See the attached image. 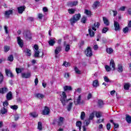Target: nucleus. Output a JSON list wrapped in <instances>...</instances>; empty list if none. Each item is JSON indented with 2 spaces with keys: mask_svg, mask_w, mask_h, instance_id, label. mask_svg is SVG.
I'll return each mask as SVG.
<instances>
[{
  "mask_svg": "<svg viewBox=\"0 0 131 131\" xmlns=\"http://www.w3.org/2000/svg\"><path fill=\"white\" fill-rule=\"evenodd\" d=\"M71 99H67V95H66V93L65 92H62L60 94V101L62 103V104L63 106L66 105V103H68Z\"/></svg>",
  "mask_w": 131,
  "mask_h": 131,
  "instance_id": "2",
  "label": "nucleus"
},
{
  "mask_svg": "<svg viewBox=\"0 0 131 131\" xmlns=\"http://www.w3.org/2000/svg\"><path fill=\"white\" fill-rule=\"evenodd\" d=\"M108 30H109V28L107 27H105V28H103V29L102 30V33H106V32H107Z\"/></svg>",
  "mask_w": 131,
  "mask_h": 131,
  "instance_id": "49",
  "label": "nucleus"
},
{
  "mask_svg": "<svg viewBox=\"0 0 131 131\" xmlns=\"http://www.w3.org/2000/svg\"><path fill=\"white\" fill-rule=\"evenodd\" d=\"M95 114H96L95 112H93L89 115V119L90 120H93L94 119V118L95 117Z\"/></svg>",
  "mask_w": 131,
  "mask_h": 131,
  "instance_id": "34",
  "label": "nucleus"
},
{
  "mask_svg": "<svg viewBox=\"0 0 131 131\" xmlns=\"http://www.w3.org/2000/svg\"><path fill=\"white\" fill-rule=\"evenodd\" d=\"M73 104V103L72 102H70L67 106L68 111H70L71 110V108H72V105Z\"/></svg>",
  "mask_w": 131,
  "mask_h": 131,
  "instance_id": "40",
  "label": "nucleus"
},
{
  "mask_svg": "<svg viewBox=\"0 0 131 131\" xmlns=\"http://www.w3.org/2000/svg\"><path fill=\"white\" fill-rule=\"evenodd\" d=\"M24 52L26 54L27 56H31V51H30V50L26 48L24 50Z\"/></svg>",
  "mask_w": 131,
  "mask_h": 131,
  "instance_id": "24",
  "label": "nucleus"
},
{
  "mask_svg": "<svg viewBox=\"0 0 131 131\" xmlns=\"http://www.w3.org/2000/svg\"><path fill=\"white\" fill-rule=\"evenodd\" d=\"M62 66H64L65 67H69L70 66V63L67 61H64Z\"/></svg>",
  "mask_w": 131,
  "mask_h": 131,
  "instance_id": "47",
  "label": "nucleus"
},
{
  "mask_svg": "<svg viewBox=\"0 0 131 131\" xmlns=\"http://www.w3.org/2000/svg\"><path fill=\"white\" fill-rule=\"evenodd\" d=\"M17 11L19 14H22L25 11V6H20L17 8Z\"/></svg>",
  "mask_w": 131,
  "mask_h": 131,
  "instance_id": "14",
  "label": "nucleus"
},
{
  "mask_svg": "<svg viewBox=\"0 0 131 131\" xmlns=\"http://www.w3.org/2000/svg\"><path fill=\"white\" fill-rule=\"evenodd\" d=\"M13 98V94H12L11 92H9L7 95H6V99L8 100L9 101L12 100Z\"/></svg>",
  "mask_w": 131,
  "mask_h": 131,
  "instance_id": "16",
  "label": "nucleus"
},
{
  "mask_svg": "<svg viewBox=\"0 0 131 131\" xmlns=\"http://www.w3.org/2000/svg\"><path fill=\"white\" fill-rule=\"evenodd\" d=\"M34 56L35 58H38V57H41V58H43V52H40L39 50H34Z\"/></svg>",
  "mask_w": 131,
  "mask_h": 131,
  "instance_id": "5",
  "label": "nucleus"
},
{
  "mask_svg": "<svg viewBox=\"0 0 131 131\" xmlns=\"http://www.w3.org/2000/svg\"><path fill=\"white\" fill-rule=\"evenodd\" d=\"M50 112V108L48 106H45L44 110L42 111V114L43 115H49Z\"/></svg>",
  "mask_w": 131,
  "mask_h": 131,
  "instance_id": "9",
  "label": "nucleus"
},
{
  "mask_svg": "<svg viewBox=\"0 0 131 131\" xmlns=\"http://www.w3.org/2000/svg\"><path fill=\"white\" fill-rule=\"evenodd\" d=\"M69 14H74L75 12V9H70L68 10Z\"/></svg>",
  "mask_w": 131,
  "mask_h": 131,
  "instance_id": "51",
  "label": "nucleus"
},
{
  "mask_svg": "<svg viewBox=\"0 0 131 131\" xmlns=\"http://www.w3.org/2000/svg\"><path fill=\"white\" fill-rule=\"evenodd\" d=\"M81 100V95H79L77 99L74 101V104L75 105H78L80 104Z\"/></svg>",
  "mask_w": 131,
  "mask_h": 131,
  "instance_id": "17",
  "label": "nucleus"
},
{
  "mask_svg": "<svg viewBox=\"0 0 131 131\" xmlns=\"http://www.w3.org/2000/svg\"><path fill=\"white\" fill-rule=\"evenodd\" d=\"M99 85V81H98V80H95L93 83V88H98Z\"/></svg>",
  "mask_w": 131,
  "mask_h": 131,
  "instance_id": "25",
  "label": "nucleus"
},
{
  "mask_svg": "<svg viewBox=\"0 0 131 131\" xmlns=\"http://www.w3.org/2000/svg\"><path fill=\"white\" fill-rule=\"evenodd\" d=\"M14 118H15V120H18V119H19V115L16 114L14 116Z\"/></svg>",
  "mask_w": 131,
  "mask_h": 131,
  "instance_id": "64",
  "label": "nucleus"
},
{
  "mask_svg": "<svg viewBox=\"0 0 131 131\" xmlns=\"http://www.w3.org/2000/svg\"><path fill=\"white\" fill-rule=\"evenodd\" d=\"M16 72L17 74H19V73H21L23 72V71H24V68H16L15 69Z\"/></svg>",
  "mask_w": 131,
  "mask_h": 131,
  "instance_id": "27",
  "label": "nucleus"
},
{
  "mask_svg": "<svg viewBox=\"0 0 131 131\" xmlns=\"http://www.w3.org/2000/svg\"><path fill=\"white\" fill-rule=\"evenodd\" d=\"M24 36L26 39H31V38H32L31 33H30V31H29L25 32L24 33Z\"/></svg>",
  "mask_w": 131,
  "mask_h": 131,
  "instance_id": "7",
  "label": "nucleus"
},
{
  "mask_svg": "<svg viewBox=\"0 0 131 131\" xmlns=\"http://www.w3.org/2000/svg\"><path fill=\"white\" fill-rule=\"evenodd\" d=\"M114 27L115 31H118L120 30V26L117 21H114Z\"/></svg>",
  "mask_w": 131,
  "mask_h": 131,
  "instance_id": "12",
  "label": "nucleus"
},
{
  "mask_svg": "<svg viewBox=\"0 0 131 131\" xmlns=\"http://www.w3.org/2000/svg\"><path fill=\"white\" fill-rule=\"evenodd\" d=\"M104 81H105V82H109V81H110V80L109 79V78H108V77L107 76H105L104 77Z\"/></svg>",
  "mask_w": 131,
  "mask_h": 131,
  "instance_id": "59",
  "label": "nucleus"
},
{
  "mask_svg": "<svg viewBox=\"0 0 131 131\" xmlns=\"http://www.w3.org/2000/svg\"><path fill=\"white\" fill-rule=\"evenodd\" d=\"M84 123V124H85V125H89V124H90V123H91V120L88 119V120H85Z\"/></svg>",
  "mask_w": 131,
  "mask_h": 131,
  "instance_id": "54",
  "label": "nucleus"
},
{
  "mask_svg": "<svg viewBox=\"0 0 131 131\" xmlns=\"http://www.w3.org/2000/svg\"><path fill=\"white\" fill-rule=\"evenodd\" d=\"M38 129L39 130H42V123H41V122H38Z\"/></svg>",
  "mask_w": 131,
  "mask_h": 131,
  "instance_id": "41",
  "label": "nucleus"
},
{
  "mask_svg": "<svg viewBox=\"0 0 131 131\" xmlns=\"http://www.w3.org/2000/svg\"><path fill=\"white\" fill-rule=\"evenodd\" d=\"M55 39H50L49 41V44L51 47H53L55 43H56V41L55 40Z\"/></svg>",
  "mask_w": 131,
  "mask_h": 131,
  "instance_id": "26",
  "label": "nucleus"
},
{
  "mask_svg": "<svg viewBox=\"0 0 131 131\" xmlns=\"http://www.w3.org/2000/svg\"><path fill=\"white\" fill-rule=\"evenodd\" d=\"M10 108L11 109H12V110H17V109H18V105H11Z\"/></svg>",
  "mask_w": 131,
  "mask_h": 131,
  "instance_id": "48",
  "label": "nucleus"
},
{
  "mask_svg": "<svg viewBox=\"0 0 131 131\" xmlns=\"http://www.w3.org/2000/svg\"><path fill=\"white\" fill-rule=\"evenodd\" d=\"M105 70L109 72V71H111V68L109 66H105Z\"/></svg>",
  "mask_w": 131,
  "mask_h": 131,
  "instance_id": "53",
  "label": "nucleus"
},
{
  "mask_svg": "<svg viewBox=\"0 0 131 131\" xmlns=\"http://www.w3.org/2000/svg\"><path fill=\"white\" fill-rule=\"evenodd\" d=\"M9 105V102H8L7 101H5L3 103L4 107H7Z\"/></svg>",
  "mask_w": 131,
  "mask_h": 131,
  "instance_id": "62",
  "label": "nucleus"
},
{
  "mask_svg": "<svg viewBox=\"0 0 131 131\" xmlns=\"http://www.w3.org/2000/svg\"><path fill=\"white\" fill-rule=\"evenodd\" d=\"M8 112V110L5 107H3L0 111V114H6Z\"/></svg>",
  "mask_w": 131,
  "mask_h": 131,
  "instance_id": "30",
  "label": "nucleus"
},
{
  "mask_svg": "<svg viewBox=\"0 0 131 131\" xmlns=\"http://www.w3.org/2000/svg\"><path fill=\"white\" fill-rule=\"evenodd\" d=\"M103 20L104 24L106 26H108L109 25V20H108V19H107V18H106L105 17H103Z\"/></svg>",
  "mask_w": 131,
  "mask_h": 131,
  "instance_id": "33",
  "label": "nucleus"
},
{
  "mask_svg": "<svg viewBox=\"0 0 131 131\" xmlns=\"http://www.w3.org/2000/svg\"><path fill=\"white\" fill-rule=\"evenodd\" d=\"M110 66L112 67L114 70H115V63L114 60H111L110 62Z\"/></svg>",
  "mask_w": 131,
  "mask_h": 131,
  "instance_id": "38",
  "label": "nucleus"
},
{
  "mask_svg": "<svg viewBox=\"0 0 131 131\" xmlns=\"http://www.w3.org/2000/svg\"><path fill=\"white\" fill-rule=\"evenodd\" d=\"M5 72L7 76H10V77H11V78L14 77V75L13 74V73H12V72H11L10 70L6 69Z\"/></svg>",
  "mask_w": 131,
  "mask_h": 131,
  "instance_id": "13",
  "label": "nucleus"
},
{
  "mask_svg": "<svg viewBox=\"0 0 131 131\" xmlns=\"http://www.w3.org/2000/svg\"><path fill=\"white\" fill-rule=\"evenodd\" d=\"M99 3L98 1H96V2H95L93 5V8H94V9H96V8H98V7H99Z\"/></svg>",
  "mask_w": 131,
  "mask_h": 131,
  "instance_id": "43",
  "label": "nucleus"
},
{
  "mask_svg": "<svg viewBox=\"0 0 131 131\" xmlns=\"http://www.w3.org/2000/svg\"><path fill=\"white\" fill-rule=\"evenodd\" d=\"M81 121H77L76 122V125L77 127H78L79 130H81Z\"/></svg>",
  "mask_w": 131,
  "mask_h": 131,
  "instance_id": "32",
  "label": "nucleus"
},
{
  "mask_svg": "<svg viewBox=\"0 0 131 131\" xmlns=\"http://www.w3.org/2000/svg\"><path fill=\"white\" fill-rule=\"evenodd\" d=\"M126 120L128 123H131V117L128 115H126Z\"/></svg>",
  "mask_w": 131,
  "mask_h": 131,
  "instance_id": "36",
  "label": "nucleus"
},
{
  "mask_svg": "<svg viewBox=\"0 0 131 131\" xmlns=\"http://www.w3.org/2000/svg\"><path fill=\"white\" fill-rule=\"evenodd\" d=\"M106 128L108 130H109V129L111 128V125L110 124V123H107L106 124Z\"/></svg>",
  "mask_w": 131,
  "mask_h": 131,
  "instance_id": "63",
  "label": "nucleus"
},
{
  "mask_svg": "<svg viewBox=\"0 0 131 131\" xmlns=\"http://www.w3.org/2000/svg\"><path fill=\"white\" fill-rule=\"evenodd\" d=\"M34 51H38V46L37 45L34 46Z\"/></svg>",
  "mask_w": 131,
  "mask_h": 131,
  "instance_id": "60",
  "label": "nucleus"
},
{
  "mask_svg": "<svg viewBox=\"0 0 131 131\" xmlns=\"http://www.w3.org/2000/svg\"><path fill=\"white\" fill-rule=\"evenodd\" d=\"M62 51V47L61 46L57 47L54 50V55L56 58H59L60 54L59 53Z\"/></svg>",
  "mask_w": 131,
  "mask_h": 131,
  "instance_id": "4",
  "label": "nucleus"
},
{
  "mask_svg": "<svg viewBox=\"0 0 131 131\" xmlns=\"http://www.w3.org/2000/svg\"><path fill=\"white\" fill-rule=\"evenodd\" d=\"M30 116H31V117H33V118H36V117H37V116H38L37 113L35 112L30 113Z\"/></svg>",
  "mask_w": 131,
  "mask_h": 131,
  "instance_id": "29",
  "label": "nucleus"
},
{
  "mask_svg": "<svg viewBox=\"0 0 131 131\" xmlns=\"http://www.w3.org/2000/svg\"><path fill=\"white\" fill-rule=\"evenodd\" d=\"M70 50V45H67L66 46V48H65V51L66 52H68Z\"/></svg>",
  "mask_w": 131,
  "mask_h": 131,
  "instance_id": "56",
  "label": "nucleus"
},
{
  "mask_svg": "<svg viewBox=\"0 0 131 131\" xmlns=\"http://www.w3.org/2000/svg\"><path fill=\"white\" fill-rule=\"evenodd\" d=\"M12 14H13L12 10H9L5 11L4 14L5 18H6V19H8V18H10V15H12Z\"/></svg>",
  "mask_w": 131,
  "mask_h": 131,
  "instance_id": "10",
  "label": "nucleus"
},
{
  "mask_svg": "<svg viewBox=\"0 0 131 131\" xmlns=\"http://www.w3.org/2000/svg\"><path fill=\"white\" fill-rule=\"evenodd\" d=\"M86 20H88L86 16H83L81 18V22L84 24L86 23Z\"/></svg>",
  "mask_w": 131,
  "mask_h": 131,
  "instance_id": "44",
  "label": "nucleus"
},
{
  "mask_svg": "<svg viewBox=\"0 0 131 131\" xmlns=\"http://www.w3.org/2000/svg\"><path fill=\"white\" fill-rule=\"evenodd\" d=\"M84 14H85V15L88 17H91V16H92V12L88 9H85Z\"/></svg>",
  "mask_w": 131,
  "mask_h": 131,
  "instance_id": "28",
  "label": "nucleus"
},
{
  "mask_svg": "<svg viewBox=\"0 0 131 131\" xmlns=\"http://www.w3.org/2000/svg\"><path fill=\"white\" fill-rule=\"evenodd\" d=\"M117 70H118V72H119L120 73L123 72V67H122V64H118Z\"/></svg>",
  "mask_w": 131,
  "mask_h": 131,
  "instance_id": "21",
  "label": "nucleus"
},
{
  "mask_svg": "<svg viewBox=\"0 0 131 131\" xmlns=\"http://www.w3.org/2000/svg\"><path fill=\"white\" fill-rule=\"evenodd\" d=\"M85 54L87 57H91L93 56V52H92V49L88 47L87 49L85 51Z\"/></svg>",
  "mask_w": 131,
  "mask_h": 131,
  "instance_id": "8",
  "label": "nucleus"
},
{
  "mask_svg": "<svg viewBox=\"0 0 131 131\" xmlns=\"http://www.w3.org/2000/svg\"><path fill=\"white\" fill-rule=\"evenodd\" d=\"M63 90L64 92L72 91V87L71 86L65 85L63 86Z\"/></svg>",
  "mask_w": 131,
  "mask_h": 131,
  "instance_id": "20",
  "label": "nucleus"
},
{
  "mask_svg": "<svg viewBox=\"0 0 131 131\" xmlns=\"http://www.w3.org/2000/svg\"><path fill=\"white\" fill-rule=\"evenodd\" d=\"M129 88H130V84H129L128 83H125L124 84V90L128 91V90H129Z\"/></svg>",
  "mask_w": 131,
  "mask_h": 131,
  "instance_id": "31",
  "label": "nucleus"
},
{
  "mask_svg": "<svg viewBox=\"0 0 131 131\" xmlns=\"http://www.w3.org/2000/svg\"><path fill=\"white\" fill-rule=\"evenodd\" d=\"M80 93H81V88H77L75 90V95H76V94H80Z\"/></svg>",
  "mask_w": 131,
  "mask_h": 131,
  "instance_id": "42",
  "label": "nucleus"
},
{
  "mask_svg": "<svg viewBox=\"0 0 131 131\" xmlns=\"http://www.w3.org/2000/svg\"><path fill=\"white\" fill-rule=\"evenodd\" d=\"M106 52L108 55H112V53L113 52H114V50L112 48H107L106 49Z\"/></svg>",
  "mask_w": 131,
  "mask_h": 131,
  "instance_id": "19",
  "label": "nucleus"
},
{
  "mask_svg": "<svg viewBox=\"0 0 131 131\" xmlns=\"http://www.w3.org/2000/svg\"><path fill=\"white\" fill-rule=\"evenodd\" d=\"M21 75L23 78H30L31 77V72L28 71L26 73H21Z\"/></svg>",
  "mask_w": 131,
  "mask_h": 131,
  "instance_id": "6",
  "label": "nucleus"
},
{
  "mask_svg": "<svg viewBox=\"0 0 131 131\" xmlns=\"http://www.w3.org/2000/svg\"><path fill=\"white\" fill-rule=\"evenodd\" d=\"M114 129H115L116 128H118V127H119V125L118 123H114Z\"/></svg>",
  "mask_w": 131,
  "mask_h": 131,
  "instance_id": "61",
  "label": "nucleus"
},
{
  "mask_svg": "<svg viewBox=\"0 0 131 131\" xmlns=\"http://www.w3.org/2000/svg\"><path fill=\"white\" fill-rule=\"evenodd\" d=\"M4 28L6 34H9V33H10V30H9V28L7 26V25L4 26Z\"/></svg>",
  "mask_w": 131,
  "mask_h": 131,
  "instance_id": "35",
  "label": "nucleus"
},
{
  "mask_svg": "<svg viewBox=\"0 0 131 131\" xmlns=\"http://www.w3.org/2000/svg\"><path fill=\"white\" fill-rule=\"evenodd\" d=\"M35 97H36V98H37V99L41 100L43 99V98H45V95L40 93H37L35 95Z\"/></svg>",
  "mask_w": 131,
  "mask_h": 131,
  "instance_id": "15",
  "label": "nucleus"
},
{
  "mask_svg": "<svg viewBox=\"0 0 131 131\" xmlns=\"http://www.w3.org/2000/svg\"><path fill=\"white\" fill-rule=\"evenodd\" d=\"M4 80V75L0 72V83H2Z\"/></svg>",
  "mask_w": 131,
  "mask_h": 131,
  "instance_id": "52",
  "label": "nucleus"
},
{
  "mask_svg": "<svg viewBox=\"0 0 131 131\" xmlns=\"http://www.w3.org/2000/svg\"><path fill=\"white\" fill-rule=\"evenodd\" d=\"M84 117H85V113H84V112H82L80 116L81 120H83V119H84Z\"/></svg>",
  "mask_w": 131,
  "mask_h": 131,
  "instance_id": "45",
  "label": "nucleus"
},
{
  "mask_svg": "<svg viewBox=\"0 0 131 131\" xmlns=\"http://www.w3.org/2000/svg\"><path fill=\"white\" fill-rule=\"evenodd\" d=\"M98 105L101 107V106H103L104 105V102H103V100H98Z\"/></svg>",
  "mask_w": 131,
  "mask_h": 131,
  "instance_id": "55",
  "label": "nucleus"
},
{
  "mask_svg": "<svg viewBox=\"0 0 131 131\" xmlns=\"http://www.w3.org/2000/svg\"><path fill=\"white\" fill-rule=\"evenodd\" d=\"M95 113L96 116L97 118H100L102 117V112H94Z\"/></svg>",
  "mask_w": 131,
  "mask_h": 131,
  "instance_id": "37",
  "label": "nucleus"
},
{
  "mask_svg": "<svg viewBox=\"0 0 131 131\" xmlns=\"http://www.w3.org/2000/svg\"><path fill=\"white\" fill-rule=\"evenodd\" d=\"M77 4H78V1H77V0L69 3L68 4V6H69L70 7H74V6H76V5H77Z\"/></svg>",
  "mask_w": 131,
  "mask_h": 131,
  "instance_id": "23",
  "label": "nucleus"
},
{
  "mask_svg": "<svg viewBox=\"0 0 131 131\" xmlns=\"http://www.w3.org/2000/svg\"><path fill=\"white\" fill-rule=\"evenodd\" d=\"M57 122H58V125H62V124H63V123L64 122V118L60 117L58 119Z\"/></svg>",
  "mask_w": 131,
  "mask_h": 131,
  "instance_id": "22",
  "label": "nucleus"
},
{
  "mask_svg": "<svg viewBox=\"0 0 131 131\" xmlns=\"http://www.w3.org/2000/svg\"><path fill=\"white\" fill-rule=\"evenodd\" d=\"M100 23L95 22L94 24V26L92 28V27L89 28L88 31H89L90 36H91V37H93V36L95 35V32L94 31H96L97 29H98V28L100 27Z\"/></svg>",
  "mask_w": 131,
  "mask_h": 131,
  "instance_id": "1",
  "label": "nucleus"
},
{
  "mask_svg": "<svg viewBox=\"0 0 131 131\" xmlns=\"http://www.w3.org/2000/svg\"><path fill=\"white\" fill-rule=\"evenodd\" d=\"M64 77L67 78V79H68L70 77V75L69 74V73H66L64 74Z\"/></svg>",
  "mask_w": 131,
  "mask_h": 131,
  "instance_id": "58",
  "label": "nucleus"
},
{
  "mask_svg": "<svg viewBox=\"0 0 131 131\" xmlns=\"http://www.w3.org/2000/svg\"><path fill=\"white\" fill-rule=\"evenodd\" d=\"M80 17H81L80 14H75V15H74V16L72 17L70 19L71 25H73V24L76 23V22H77V21H78L79 19H80Z\"/></svg>",
  "mask_w": 131,
  "mask_h": 131,
  "instance_id": "3",
  "label": "nucleus"
},
{
  "mask_svg": "<svg viewBox=\"0 0 131 131\" xmlns=\"http://www.w3.org/2000/svg\"><path fill=\"white\" fill-rule=\"evenodd\" d=\"M8 88L4 87L0 89V94L4 95V94H6L7 92H8Z\"/></svg>",
  "mask_w": 131,
  "mask_h": 131,
  "instance_id": "18",
  "label": "nucleus"
},
{
  "mask_svg": "<svg viewBox=\"0 0 131 131\" xmlns=\"http://www.w3.org/2000/svg\"><path fill=\"white\" fill-rule=\"evenodd\" d=\"M17 39L18 45L20 47L23 48V46H24V42L23 41V40H22L20 37H17Z\"/></svg>",
  "mask_w": 131,
  "mask_h": 131,
  "instance_id": "11",
  "label": "nucleus"
},
{
  "mask_svg": "<svg viewBox=\"0 0 131 131\" xmlns=\"http://www.w3.org/2000/svg\"><path fill=\"white\" fill-rule=\"evenodd\" d=\"M7 60L8 61H10V62H13V61H14V56H13V55H9Z\"/></svg>",
  "mask_w": 131,
  "mask_h": 131,
  "instance_id": "39",
  "label": "nucleus"
},
{
  "mask_svg": "<svg viewBox=\"0 0 131 131\" xmlns=\"http://www.w3.org/2000/svg\"><path fill=\"white\" fill-rule=\"evenodd\" d=\"M75 71L77 74H80L81 73V71L79 70L77 67L75 68Z\"/></svg>",
  "mask_w": 131,
  "mask_h": 131,
  "instance_id": "50",
  "label": "nucleus"
},
{
  "mask_svg": "<svg viewBox=\"0 0 131 131\" xmlns=\"http://www.w3.org/2000/svg\"><path fill=\"white\" fill-rule=\"evenodd\" d=\"M4 52L5 53H8V52H9V51H10V47L9 46H4Z\"/></svg>",
  "mask_w": 131,
  "mask_h": 131,
  "instance_id": "46",
  "label": "nucleus"
},
{
  "mask_svg": "<svg viewBox=\"0 0 131 131\" xmlns=\"http://www.w3.org/2000/svg\"><path fill=\"white\" fill-rule=\"evenodd\" d=\"M123 31L124 33H127V32H128V28L127 27H126L123 29Z\"/></svg>",
  "mask_w": 131,
  "mask_h": 131,
  "instance_id": "57",
  "label": "nucleus"
}]
</instances>
